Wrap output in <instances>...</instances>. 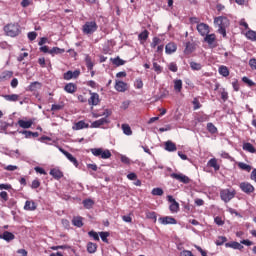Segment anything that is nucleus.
Listing matches in <instances>:
<instances>
[{
    "label": "nucleus",
    "mask_w": 256,
    "mask_h": 256,
    "mask_svg": "<svg viewBox=\"0 0 256 256\" xmlns=\"http://www.w3.org/2000/svg\"><path fill=\"white\" fill-rule=\"evenodd\" d=\"M214 25L218 27V33L222 35V37H227V27H229L230 22L229 19L225 16H218L214 18Z\"/></svg>",
    "instance_id": "1"
},
{
    "label": "nucleus",
    "mask_w": 256,
    "mask_h": 256,
    "mask_svg": "<svg viewBox=\"0 0 256 256\" xmlns=\"http://www.w3.org/2000/svg\"><path fill=\"white\" fill-rule=\"evenodd\" d=\"M98 30L99 25L97 24V20L95 18L86 21L82 25V33L83 35H87L88 37H90V35H93L94 33H97Z\"/></svg>",
    "instance_id": "2"
},
{
    "label": "nucleus",
    "mask_w": 256,
    "mask_h": 256,
    "mask_svg": "<svg viewBox=\"0 0 256 256\" xmlns=\"http://www.w3.org/2000/svg\"><path fill=\"white\" fill-rule=\"evenodd\" d=\"M4 31L8 37H17L21 33V26L18 23H11L4 27Z\"/></svg>",
    "instance_id": "3"
},
{
    "label": "nucleus",
    "mask_w": 256,
    "mask_h": 256,
    "mask_svg": "<svg viewBox=\"0 0 256 256\" xmlns=\"http://www.w3.org/2000/svg\"><path fill=\"white\" fill-rule=\"evenodd\" d=\"M237 195V191L235 189H222L220 190V198L224 203H229L231 199H235V196Z\"/></svg>",
    "instance_id": "4"
},
{
    "label": "nucleus",
    "mask_w": 256,
    "mask_h": 256,
    "mask_svg": "<svg viewBox=\"0 0 256 256\" xmlns=\"http://www.w3.org/2000/svg\"><path fill=\"white\" fill-rule=\"evenodd\" d=\"M90 151L94 157H100L101 159H110L111 157V151L107 149L103 150V148H92Z\"/></svg>",
    "instance_id": "5"
},
{
    "label": "nucleus",
    "mask_w": 256,
    "mask_h": 256,
    "mask_svg": "<svg viewBox=\"0 0 256 256\" xmlns=\"http://www.w3.org/2000/svg\"><path fill=\"white\" fill-rule=\"evenodd\" d=\"M170 177L171 179H176V181H179V183H184V185H189V183H191V178L182 173H172L170 174Z\"/></svg>",
    "instance_id": "6"
},
{
    "label": "nucleus",
    "mask_w": 256,
    "mask_h": 256,
    "mask_svg": "<svg viewBox=\"0 0 256 256\" xmlns=\"http://www.w3.org/2000/svg\"><path fill=\"white\" fill-rule=\"evenodd\" d=\"M239 188L243 193H246V195H251V193H255V187L249 182H241L239 184Z\"/></svg>",
    "instance_id": "7"
},
{
    "label": "nucleus",
    "mask_w": 256,
    "mask_h": 256,
    "mask_svg": "<svg viewBox=\"0 0 256 256\" xmlns=\"http://www.w3.org/2000/svg\"><path fill=\"white\" fill-rule=\"evenodd\" d=\"M106 117L104 118H100L99 120H96L92 123V127H94V129H97L99 127H101L102 125H107V123H109V118L108 116L111 115V112H109V110H106Z\"/></svg>",
    "instance_id": "8"
},
{
    "label": "nucleus",
    "mask_w": 256,
    "mask_h": 256,
    "mask_svg": "<svg viewBox=\"0 0 256 256\" xmlns=\"http://www.w3.org/2000/svg\"><path fill=\"white\" fill-rule=\"evenodd\" d=\"M161 225H177V220L171 216H164L158 219Z\"/></svg>",
    "instance_id": "9"
},
{
    "label": "nucleus",
    "mask_w": 256,
    "mask_h": 256,
    "mask_svg": "<svg viewBox=\"0 0 256 256\" xmlns=\"http://www.w3.org/2000/svg\"><path fill=\"white\" fill-rule=\"evenodd\" d=\"M196 29L202 37H205L206 35H209V32H210L209 25H207L205 23L198 24Z\"/></svg>",
    "instance_id": "10"
},
{
    "label": "nucleus",
    "mask_w": 256,
    "mask_h": 256,
    "mask_svg": "<svg viewBox=\"0 0 256 256\" xmlns=\"http://www.w3.org/2000/svg\"><path fill=\"white\" fill-rule=\"evenodd\" d=\"M59 151H61L63 153V155H65V157L71 162L73 163L74 166L79 167V162L77 161V158H75L73 156V154L69 153L68 151H66L63 148H59Z\"/></svg>",
    "instance_id": "11"
},
{
    "label": "nucleus",
    "mask_w": 256,
    "mask_h": 256,
    "mask_svg": "<svg viewBox=\"0 0 256 256\" xmlns=\"http://www.w3.org/2000/svg\"><path fill=\"white\" fill-rule=\"evenodd\" d=\"M89 94L91 95L90 98L88 99V104L92 106H97L99 105V94L92 92L91 90L89 91Z\"/></svg>",
    "instance_id": "12"
},
{
    "label": "nucleus",
    "mask_w": 256,
    "mask_h": 256,
    "mask_svg": "<svg viewBox=\"0 0 256 256\" xmlns=\"http://www.w3.org/2000/svg\"><path fill=\"white\" fill-rule=\"evenodd\" d=\"M114 87H115L116 91H118L119 93H125V91H127V89H128L127 83H125L123 81H119V80H116V84Z\"/></svg>",
    "instance_id": "13"
},
{
    "label": "nucleus",
    "mask_w": 256,
    "mask_h": 256,
    "mask_svg": "<svg viewBox=\"0 0 256 256\" xmlns=\"http://www.w3.org/2000/svg\"><path fill=\"white\" fill-rule=\"evenodd\" d=\"M89 124L85 123V121L80 120L72 126L73 131H81V129H88Z\"/></svg>",
    "instance_id": "14"
},
{
    "label": "nucleus",
    "mask_w": 256,
    "mask_h": 256,
    "mask_svg": "<svg viewBox=\"0 0 256 256\" xmlns=\"http://www.w3.org/2000/svg\"><path fill=\"white\" fill-rule=\"evenodd\" d=\"M195 51V43L193 42H186L185 43V49H184V55H191Z\"/></svg>",
    "instance_id": "15"
},
{
    "label": "nucleus",
    "mask_w": 256,
    "mask_h": 256,
    "mask_svg": "<svg viewBox=\"0 0 256 256\" xmlns=\"http://www.w3.org/2000/svg\"><path fill=\"white\" fill-rule=\"evenodd\" d=\"M165 51L167 55H171L172 53H175V51H177V44H175L174 42H169L165 46Z\"/></svg>",
    "instance_id": "16"
},
{
    "label": "nucleus",
    "mask_w": 256,
    "mask_h": 256,
    "mask_svg": "<svg viewBox=\"0 0 256 256\" xmlns=\"http://www.w3.org/2000/svg\"><path fill=\"white\" fill-rule=\"evenodd\" d=\"M18 125L21 129H31L33 127V120H18Z\"/></svg>",
    "instance_id": "17"
},
{
    "label": "nucleus",
    "mask_w": 256,
    "mask_h": 256,
    "mask_svg": "<svg viewBox=\"0 0 256 256\" xmlns=\"http://www.w3.org/2000/svg\"><path fill=\"white\" fill-rule=\"evenodd\" d=\"M225 247L230 248V249H238L239 251H241V249H243V245H241V243L235 242V241L225 243Z\"/></svg>",
    "instance_id": "18"
},
{
    "label": "nucleus",
    "mask_w": 256,
    "mask_h": 256,
    "mask_svg": "<svg viewBox=\"0 0 256 256\" xmlns=\"http://www.w3.org/2000/svg\"><path fill=\"white\" fill-rule=\"evenodd\" d=\"M50 175L54 177L57 181H59V179H62L63 177V172L60 171L58 168H53L50 170Z\"/></svg>",
    "instance_id": "19"
},
{
    "label": "nucleus",
    "mask_w": 256,
    "mask_h": 256,
    "mask_svg": "<svg viewBox=\"0 0 256 256\" xmlns=\"http://www.w3.org/2000/svg\"><path fill=\"white\" fill-rule=\"evenodd\" d=\"M204 41L210 46H213V43L217 41V36L215 34H206L204 37Z\"/></svg>",
    "instance_id": "20"
},
{
    "label": "nucleus",
    "mask_w": 256,
    "mask_h": 256,
    "mask_svg": "<svg viewBox=\"0 0 256 256\" xmlns=\"http://www.w3.org/2000/svg\"><path fill=\"white\" fill-rule=\"evenodd\" d=\"M72 225H74V227H78L81 228L83 227V217L81 216H74L72 218Z\"/></svg>",
    "instance_id": "21"
},
{
    "label": "nucleus",
    "mask_w": 256,
    "mask_h": 256,
    "mask_svg": "<svg viewBox=\"0 0 256 256\" xmlns=\"http://www.w3.org/2000/svg\"><path fill=\"white\" fill-rule=\"evenodd\" d=\"M208 167H212L214 171H219L221 169V166L219 163H217V158H212L207 163Z\"/></svg>",
    "instance_id": "22"
},
{
    "label": "nucleus",
    "mask_w": 256,
    "mask_h": 256,
    "mask_svg": "<svg viewBox=\"0 0 256 256\" xmlns=\"http://www.w3.org/2000/svg\"><path fill=\"white\" fill-rule=\"evenodd\" d=\"M64 91H66V93L73 94L77 91V85L74 83H68L65 85Z\"/></svg>",
    "instance_id": "23"
},
{
    "label": "nucleus",
    "mask_w": 256,
    "mask_h": 256,
    "mask_svg": "<svg viewBox=\"0 0 256 256\" xmlns=\"http://www.w3.org/2000/svg\"><path fill=\"white\" fill-rule=\"evenodd\" d=\"M0 239H4V241H13L15 239V234L11 233L9 231H4L2 236H0Z\"/></svg>",
    "instance_id": "24"
},
{
    "label": "nucleus",
    "mask_w": 256,
    "mask_h": 256,
    "mask_svg": "<svg viewBox=\"0 0 256 256\" xmlns=\"http://www.w3.org/2000/svg\"><path fill=\"white\" fill-rule=\"evenodd\" d=\"M25 211H35L37 209V204L33 201L27 200L24 205Z\"/></svg>",
    "instance_id": "25"
},
{
    "label": "nucleus",
    "mask_w": 256,
    "mask_h": 256,
    "mask_svg": "<svg viewBox=\"0 0 256 256\" xmlns=\"http://www.w3.org/2000/svg\"><path fill=\"white\" fill-rule=\"evenodd\" d=\"M19 133H21V135H25L26 139H31V137H34V138L39 137V132L23 130V131H20Z\"/></svg>",
    "instance_id": "26"
},
{
    "label": "nucleus",
    "mask_w": 256,
    "mask_h": 256,
    "mask_svg": "<svg viewBox=\"0 0 256 256\" xmlns=\"http://www.w3.org/2000/svg\"><path fill=\"white\" fill-rule=\"evenodd\" d=\"M165 150L169 151L170 153L173 151H177V145L171 140H168L167 142H165Z\"/></svg>",
    "instance_id": "27"
},
{
    "label": "nucleus",
    "mask_w": 256,
    "mask_h": 256,
    "mask_svg": "<svg viewBox=\"0 0 256 256\" xmlns=\"http://www.w3.org/2000/svg\"><path fill=\"white\" fill-rule=\"evenodd\" d=\"M3 99H5V101H10L11 103H15L19 101V94L3 95Z\"/></svg>",
    "instance_id": "28"
},
{
    "label": "nucleus",
    "mask_w": 256,
    "mask_h": 256,
    "mask_svg": "<svg viewBox=\"0 0 256 256\" xmlns=\"http://www.w3.org/2000/svg\"><path fill=\"white\" fill-rule=\"evenodd\" d=\"M13 77V71L6 70L0 74V81H7Z\"/></svg>",
    "instance_id": "29"
},
{
    "label": "nucleus",
    "mask_w": 256,
    "mask_h": 256,
    "mask_svg": "<svg viewBox=\"0 0 256 256\" xmlns=\"http://www.w3.org/2000/svg\"><path fill=\"white\" fill-rule=\"evenodd\" d=\"M63 53H65V49L59 47H53L49 51V54L52 55V57H55V55H63Z\"/></svg>",
    "instance_id": "30"
},
{
    "label": "nucleus",
    "mask_w": 256,
    "mask_h": 256,
    "mask_svg": "<svg viewBox=\"0 0 256 256\" xmlns=\"http://www.w3.org/2000/svg\"><path fill=\"white\" fill-rule=\"evenodd\" d=\"M219 75H222V77H229V68L225 65H221L218 68Z\"/></svg>",
    "instance_id": "31"
},
{
    "label": "nucleus",
    "mask_w": 256,
    "mask_h": 256,
    "mask_svg": "<svg viewBox=\"0 0 256 256\" xmlns=\"http://www.w3.org/2000/svg\"><path fill=\"white\" fill-rule=\"evenodd\" d=\"M138 39L141 43H145L149 39V30H144L138 35Z\"/></svg>",
    "instance_id": "32"
},
{
    "label": "nucleus",
    "mask_w": 256,
    "mask_h": 256,
    "mask_svg": "<svg viewBox=\"0 0 256 256\" xmlns=\"http://www.w3.org/2000/svg\"><path fill=\"white\" fill-rule=\"evenodd\" d=\"M243 150L248 151V153H256L255 146L249 142L243 144Z\"/></svg>",
    "instance_id": "33"
},
{
    "label": "nucleus",
    "mask_w": 256,
    "mask_h": 256,
    "mask_svg": "<svg viewBox=\"0 0 256 256\" xmlns=\"http://www.w3.org/2000/svg\"><path fill=\"white\" fill-rule=\"evenodd\" d=\"M245 37L249 41H256V32L251 29H248V31L245 33Z\"/></svg>",
    "instance_id": "34"
},
{
    "label": "nucleus",
    "mask_w": 256,
    "mask_h": 256,
    "mask_svg": "<svg viewBox=\"0 0 256 256\" xmlns=\"http://www.w3.org/2000/svg\"><path fill=\"white\" fill-rule=\"evenodd\" d=\"M87 251L90 254L96 253L97 252V244H95L93 242H89L87 244Z\"/></svg>",
    "instance_id": "35"
},
{
    "label": "nucleus",
    "mask_w": 256,
    "mask_h": 256,
    "mask_svg": "<svg viewBox=\"0 0 256 256\" xmlns=\"http://www.w3.org/2000/svg\"><path fill=\"white\" fill-rule=\"evenodd\" d=\"M160 45H161V38L153 37L152 42L150 44L151 49H156Z\"/></svg>",
    "instance_id": "36"
},
{
    "label": "nucleus",
    "mask_w": 256,
    "mask_h": 256,
    "mask_svg": "<svg viewBox=\"0 0 256 256\" xmlns=\"http://www.w3.org/2000/svg\"><path fill=\"white\" fill-rule=\"evenodd\" d=\"M146 219H152L154 223H157V213L153 211H146Z\"/></svg>",
    "instance_id": "37"
},
{
    "label": "nucleus",
    "mask_w": 256,
    "mask_h": 256,
    "mask_svg": "<svg viewBox=\"0 0 256 256\" xmlns=\"http://www.w3.org/2000/svg\"><path fill=\"white\" fill-rule=\"evenodd\" d=\"M65 108V103L60 102L59 104H52L51 111H61Z\"/></svg>",
    "instance_id": "38"
},
{
    "label": "nucleus",
    "mask_w": 256,
    "mask_h": 256,
    "mask_svg": "<svg viewBox=\"0 0 256 256\" xmlns=\"http://www.w3.org/2000/svg\"><path fill=\"white\" fill-rule=\"evenodd\" d=\"M122 131L124 135H133V131L131 130V126H129V124H122Z\"/></svg>",
    "instance_id": "39"
},
{
    "label": "nucleus",
    "mask_w": 256,
    "mask_h": 256,
    "mask_svg": "<svg viewBox=\"0 0 256 256\" xmlns=\"http://www.w3.org/2000/svg\"><path fill=\"white\" fill-rule=\"evenodd\" d=\"M174 89L178 93H181V89H183V81L182 80H175L174 81Z\"/></svg>",
    "instance_id": "40"
},
{
    "label": "nucleus",
    "mask_w": 256,
    "mask_h": 256,
    "mask_svg": "<svg viewBox=\"0 0 256 256\" xmlns=\"http://www.w3.org/2000/svg\"><path fill=\"white\" fill-rule=\"evenodd\" d=\"M190 67L192 71H201V69H203V66L201 65V63H197V62H190Z\"/></svg>",
    "instance_id": "41"
},
{
    "label": "nucleus",
    "mask_w": 256,
    "mask_h": 256,
    "mask_svg": "<svg viewBox=\"0 0 256 256\" xmlns=\"http://www.w3.org/2000/svg\"><path fill=\"white\" fill-rule=\"evenodd\" d=\"M239 169H242V171H247V173H250L251 171V165L245 164L243 162L238 163Z\"/></svg>",
    "instance_id": "42"
},
{
    "label": "nucleus",
    "mask_w": 256,
    "mask_h": 256,
    "mask_svg": "<svg viewBox=\"0 0 256 256\" xmlns=\"http://www.w3.org/2000/svg\"><path fill=\"white\" fill-rule=\"evenodd\" d=\"M113 65H116V67H121V65L125 64V60L121 59L119 56L114 58L112 60Z\"/></svg>",
    "instance_id": "43"
},
{
    "label": "nucleus",
    "mask_w": 256,
    "mask_h": 256,
    "mask_svg": "<svg viewBox=\"0 0 256 256\" xmlns=\"http://www.w3.org/2000/svg\"><path fill=\"white\" fill-rule=\"evenodd\" d=\"M85 61H86V67L88 71H93L94 64H93V61L91 60V57L87 56L85 58Z\"/></svg>",
    "instance_id": "44"
},
{
    "label": "nucleus",
    "mask_w": 256,
    "mask_h": 256,
    "mask_svg": "<svg viewBox=\"0 0 256 256\" xmlns=\"http://www.w3.org/2000/svg\"><path fill=\"white\" fill-rule=\"evenodd\" d=\"M83 205L85 209H91L93 205H95V202H93V200L91 199H86V200H83Z\"/></svg>",
    "instance_id": "45"
},
{
    "label": "nucleus",
    "mask_w": 256,
    "mask_h": 256,
    "mask_svg": "<svg viewBox=\"0 0 256 256\" xmlns=\"http://www.w3.org/2000/svg\"><path fill=\"white\" fill-rule=\"evenodd\" d=\"M207 131L212 135H215V133H217V128L213 125V123L209 122L207 124Z\"/></svg>",
    "instance_id": "46"
},
{
    "label": "nucleus",
    "mask_w": 256,
    "mask_h": 256,
    "mask_svg": "<svg viewBox=\"0 0 256 256\" xmlns=\"http://www.w3.org/2000/svg\"><path fill=\"white\" fill-rule=\"evenodd\" d=\"M215 243H216V245L219 247V246H221V245L227 243V237H225V236H219V237L217 238V240H216Z\"/></svg>",
    "instance_id": "47"
},
{
    "label": "nucleus",
    "mask_w": 256,
    "mask_h": 256,
    "mask_svg": "<svg viewBox=\"0 0 256 256\" xmlns=\"http://www.w3.org/2000/svg\"><path fill=\"white\" fill-rule=\"evenodd\" d=\"M169 209H170L171 213H177V211H179V203L174 202V203L170 204Z\"/></svg>",
    "instance_id": "48"
},
{
    "label": "nucleus",
    "mask_w": 256,
    "mask_h": 256,
    "mask_svg": "<svg viewBox=\"0 0 256 256\" xmlns=\"http://www.w3.org/2000/svg\"><path fill=\"white\" fill-rule=\"evenodd\" d=\"M63 79H65V81H71V79H73V71L68 70L67 72H65L63 74Z\"/></svg>",
    "instance_id": "49"
},
{
    "label": "nucleus",
    "mask_w": 256,
    "mask_h": 256,
    "mask_svg": "<svg viewBox=\"0 0 256 256\" xmlns=\"http://www.w3.org/2000/svg\"><path fill=\"white\" fill-rule=\"evenodd\" d=\"M37 89H41V83L33 82L30 84V91H37Z\"/></svg>",
    "instance_id": "50"
},
{
    "label": "nucleus",
    "mask_w": 256,
    "mask_h": 256,
    "mask_svg": "<svg viewBox=\"0 0 256 256\" xmlns=\"http://www.w3.org/2000/svg\"><path fill=\"white\" fill-rule=\"evenodd\" d=\"M152 195L161 197V195H163V190L161 188H153Z\"/></svg>",
    "instance_id": "51"
},
{
    "label": "nucleus",
    "mask_w": 256,
    "mask_h": 256,
    "mask_svg": "<svg viewBox=\"0 0 256 256\" xmlns=\"http://www.w3.org/2000/svg\"><path fill=\"white\" fill-rule=\"evenodd\" d=\"M169 71H172V73H177L178 71V67L177 64L175 62H171L168 66Z\"/></svg>",
    "instance_id": "52"
},
{
    "label": "nucleus",
    "mask_w": 256,
    "mask_h": 256,
    "mask_svg": "<svg viewBox=\"0 0 256 256\" xmlns=\"http://www.w3.org/2000/svg\"><path fill=\"white\" fill-rule=\"evenodd\" d=\"M153 69L158 75L163 71V68L157 62H153Z\"/></svg>",
    "instance_id": "53"
},
{
    "label": "nucleus",
    "mask_w": 256,
    "mask_h": 256,
    "mask_svg": "<svg viewBox=\"0 0 256 256\" xmlns=\"http://www.w3.org/2000/svg\"><path fill=\"white\" fill-rule=\"evenodd\" d=\"M192 103L194 105V111H197V109H201V102H199V99L194 98Z\"/></svg>",
    "instance_id": "54"
},
{
    "label": "nucleus",
    "mask_w": 256,
    "mask_h": 256,
    "mask_svg": "<svg viewBox=\"0 0 256 256\" xmlns=\"http://www.w3.org/2000/svg\"><path fill=\"white\" fill-rule=\"evenodd\" d=\"M100 237L104 243H109L107 237H109V232H100Z\"/></svg>",
    "instance_id": "55"
},
{
    "label": "nucleus",
    "mask_w": 256,
    "mask_h": 256,
    "mask_svg": "<svg viewBox=\"0 0 256 256\" xmlns=\"http://www.w3.org/2000/svg\"><path fill=\"white\" fill-rule=\"evenodd\" d=\"M89 237H92L94 239V241H99V234H97V232L95 231H90L88 232Z\"/></svg>",
    "instance_id": "56"
},
{
    "label": "nucleus",
    "mask_w": 256,
    "mask_h": 256,
    "mask_svg": "<svg viewBox=\"0 0 256 256\" xmlns=\"http://www.w3.org/2000/svg\"><path fill=\"white\" fill-rule=\"evenodd\" d=\"M33 4V0H22L21 7L27 8L29 5Z\"/></svg>",
    "instance_id": "57"
},
{
    "label": "nucleus",
    "mask_w": 256,
    "mask_h": 256,
    "mask_svg": "<svg viewBox=\"0 0 256 256\" xmlns=\"http://www.w3.org/2000/svg\"><path fill=\"white\" fill-rule=\"evenodd\" d=\"M39 187H41V182H39V180H33L31 188L32 189H39Z\"/></svg>",
    "instance_id": "58"
},
{
    "label": "nucleus",
    "mask_w": 256,
    "mask_h": 256,
    "mask_svg": "<svg viewBox=\"0 0 256 256\" xmlns=\"http://www.w3.org/2000/svg\"><path fill=\"white\" fill-rule=\"evenodd\" d=\"M28 39L30 41H35L37 39V32H29L28 33Z\"/></svg>",
    "instance_id": "59"
},
{
    "label": "nucleus",
    "mask_w": 256,
    "mask_h": 256,
    "mask_svg": "<svg viewBox=\"0 0 256 256\" xmlns=\"http://www.w3.org/2000/svg\"><path fill=\"white\" fill-rule=\"evenodd\" d=\"M136 89H143V80L140 78L136 79L135 81Z\"/></svg>",
    "instance_id": "60"
},
{
    "label": "nucleus",
    "mask_w": 256,
    "mask_h": 256,
    "mask_svg": "<svg viewBox=\"0 0 256 256\" xmlns=\"http://www.w3.org/2000/svg\"><path fill=\"white\" fill-rule=\"evenodd\" d=\"M214 222L216 223V225H219V226L225 225V222L223 221V218H221L219 216L214 218Z\"/></svg>",
    "instance_id": "61"
},
{
    "label": "nucleus",
    "mask_w": 256,
    "mask_h": 256,
    "mask_svg": "<svg viewBox=\"0 0 256 256\" xmlns=\"http://www.w3.org/2000/svg\"><path fill=\"white\" fill-rule=\"evenodd\" d=\"M0 197H1L4 201H9V194H8L6 191L0 192Z\"/></svg>",
    "instance_id": "62"
},
{
    "label": "nucleus",
    "mask_w": 256,
    "mask_h": 256,
    "mask_svg": "<svg viewBox=\"0 0 256 256\" xmlns=\"http://www.w3.org/2000/svg\"><path fill=\"white\" fill-rule=\"evenodd\" d=\"M249 65H250L251 69H256V59L255 58L250 59Z\"/></svg>",
    "instance_id": "63"
},
{
    "label": "nucleus",
    "mask_w": 256,
    "mask_h": 256,
    "mask_svg": "<svg viewBox=\"0 0 256 256\" xmlns=\"http://www.w3.org/2000/svg\"><path fill=\"white\" fill-rule=\"evenodd\" d=\"M250 179L256 183V169L251 172Z\"/></svg>",
    "instance_id": "64"
}]
</instances>
